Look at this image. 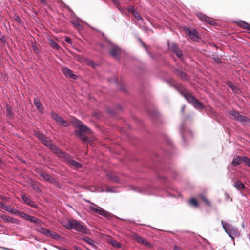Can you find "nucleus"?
Returning <instances> with one entry per match:
<instances>
[{
  "instance_id": "f3484780",
  "label": "nucleus",
  "mask_w": 250,
  "mask_h": 250,
  "mask_svg": "<svg viewBox=\"0 0 250 250\" xmlns=\"http://www.w3.org/2000/svg\"><path fill=\"white\" fill-rule=\"evenodd\" d=\"M244 156H237L234 158L231 162V165L233 166H237L243 162Z\"/></svg>"
},
{
  "instance_id": "f257e3e1",
  "label": "nucleus",
  "mask_w": 250,
  "mask_h": 250,
  "mask_svg": "<svg viewBox=\"0 0 250 250\" xmlns=\"http://www.w3.org/2000/svg\"><path fill=\"white\" fill-rule=\"evenodd\" d=\"M72 124L78 128V129L75 131L76 135L79 137L83 141L85 142L87 141L88 138L85 136H83V135L85 133L91 134V130L87 126L83 125V123L78 119H74L72 121Z\"/></svg>"
},
{
  "instance_id": "412c9836",
  "label": "nucleus",
  "mask_w": 250,
  "mask_h": 250,
  "mask_svg": "<svg viewBox=\"0 0 250 250\" xmlns=\"http://www.w3.org/2000/svg\"><path fill=\"white\" fill-rule=\"evenodd\" d=\"M175 72L179 77H180L183 80H186L188 79V75L183 70L177 69L175 70Z\"/></svg>"
},
{
  "instance_id": "a19ab883",
  "label": "nucleus",
  "mask_w": 250,
  "mask_h": 250,
  "mask_svg": "<svg viewBox=\"0 0 250 250\" xmlns=\"http://www.w3.org/2000/svg\"><path fill=\"white\" fill-rule=\"evenodd\" d=\"M213 59H214V61L218 63L222 62L220 58L218 56L213 57Z\"/></svg>"
},
{
  "instance_id": "3c124183",
  "label": "nucleus",
  "mask_w": 250,
  "mask_h": 250,
  "mask_svg": "<svg viewBox=\"0 0 250 250\" xmlns=\"http://www.w3.org/2000/svg\"><path fill=\"white\" fill-rule=\"evenodd\" d=\"M138 40L139 41V42L141 43L143 42V41L142 40V39L140 38V37H138Z\"/></svg>"
},
{
  "instance_id": "72a5a7b5",
  "label": "nucleus",
  "mask_w": 250,
  "mask_h": 250,
  "mask_svg": "<svg viewBox=\"0 0 250 250\" xmlns=\"http://www.w3.org/2000/svg\"><path fill=\"white\" fill-rule=\"evenodd\" d=\"M49 236L54 240H59L60 238V236L56 233L50 232Z\"/></svg>"
},
{
  "instance_id": "09e8293b",
  "label": "nucleus",
  "mask_w": 250,
  "mask_h": 250,
  "mask_svg": "<svg viewBox=\"0 0 250 250\" xmlns=\"http://www.w3.org/2000/svg\"><path fill=\"white\" fill-rule=\"evenodd\" d=\"M113 2H114L115 4H118L119 3V0H112Z\"/></svg>"
},
{
  "instance_id": "49530a36",
  "label": "nucleus",
  "mask_w": 250,
  "mask_h": 250,
  "mask_svg": "<svg viewBox=\"0 0 250 250\" xmlns=\"http://www.w3.org/2000/svg\"><path fill=\"white\" fill-rule=\"evenodd\" d=\"M15 20L17 21L18 22H21V19L18 16H15Z\"/></svg>"
},
{
  "instance_id": "6e6552de",
  "label": "nucleus",
  "mask_w": 250,
  "mask_h": 250,
  "mask_svg": "<svg viewBox=\"0 0 250 250\" xmlns=\"http://www.w3.org/2000/svg\"><path fill=\"white\" fill-rule=\"evenodd\" d=\"M73 226V229L77 231L84 234L88 233V229L83 223L74 220Z\"/></svg>"
},
{
  "instance_id": "aec40b11",
  "label": "nucleus",
  "mask_w": 250,
  "mask_h": 250,
  "mask_svg": "<svg viewBox=\"0 0 250 250\" xmlns=\"http://www.w3.org/2000/svg\"><path fill=\"white\" fill-rule=\"evenodd\" d=\"M121 50L117 46H113L110 50V54L114 57H117L120 53Z\"/></svg>"
},
{
  "instance_id": "39448f33",
  "label": "nucleus",
  "mask_w": 250,
  "mask_h": 250,
  "mask_svg": "<svg viewBox=\"0 0 250 250\" xmlns=\"http://www.w3.org/2000/svg\"><path fill=\"white\" fill-rule=\"evenodd\" d=\"M221 223L225 231L232 239L233 240L235 237L239 236L240 233L236 227L223 220Z\"/></svg>"
},
{
  "instance_id": "4468645a",
  "label": "nucleus",
  "mask_w": 250,
  "mask_h": 250,
  "mask_svg": "<svg viewBox=\"0 0 250 250\" xmlns=\"http://www.w3.org/2000/svg\"><path fill=\"white\" fill-rule=\"evenodd\" d=\"M0 217L5 222L19 224L20 222L16 218H13L5 214H0Z\"/></svg>"
},
{
  "instance_id": "5fc2aeb1",
  "label": "nucleus",
  "mask_w": 250,
  "mask_h": 250,
  "mask_svg": "<svg viewBox=\"0 0 250 250\" xmlns=\"http://www.w3.org/2000/svg\"><path fill=\"white\" fill-rule=\"evenodd\" d=\"M184 108H185V106H183V108H182V112H183V111H184Z\"/></svg>"
},
{
  "instance_id": "f8f14e48",
  "label": "nucleus",
  "mask_w": 250,
  "mask_h": 250,
  "mask_svg": "<svg viewBox=\"0 0 250 250\" xmlns=\"http://www.w3.org/2000/svg\"><path fill=\"white\" fill-rule=\"evenodd\" d=\"M132 238L136 241L137 242L144 244V245L151 248L152 247V244L149 242L146 241L145 239H143V238L136 233H134L132 235Z\"/></svg>"
},
{
  "instance_id": "c85d7f7f",
  "label": "nucleus",
  "mask_w": 250,
  "mask_h": 250,
  "mask_svg": "<svg viewBox=\"0 0 250 250\" xmlns=\"http://www.w3.org/2000/svg\"><path fill=\"white\" fill-rule=\"evenodd\" d=\"M50 116L56 122H58V123L59 121H60V120L62 118L60 115H59L57 113H55L54 112H51Z\"/></svg>"
},
{
  "instance_id": "a211bd4d",
  "label": "nucleus",
  "mask_w": 250,
  "mask_h": 250,
  "mask_svg": "<svg viewBox=\"0 0 250 250\" xmlns=\"http://www.w3.org/2000/svg\"><path fill=\"white\" fill-rule=\"evenodd\" d=\"M34 104L39 111L41 113H43V109L42 105L41 104L40 100L38 98L35 97L34 98Z\"/></svg>"
},
{
  "instance_id": "f03ea898",
  "label": "nucleus",
  "mask_w": 250,
  "mask_h": 250,
  "mask_svg": "<svg viewBox=\"0 0 250 250\" xmlns=\"http://www.w3.org/2000/svg\"><path fill=\"white\" fill-rule=\"evenodd\" d=\"M180 94L190 104L195 108L202 109L204 104L199 101L193 95L188 91H180Z\"/></svg>"
},
{
  "instance_id": "423d86ee",
  "label": "nucleus",
  "mask_w": 250,
  "mask_h": 250,
  "mask_svg": "<svg viewBox=\"0 0 250 250\" xmlns=\"http://www.w3.org/2000/svg\"><path fill=\"white\" fill-rule=\"evenodd\" d=\"M86 201L91 204V206L88 207V208L91 212L100 215L107 219H109L111 217V214L108 211L88 200Z\"/></svg>"
},
{
  "instance_id": "5701e85b",
  "label": "nucleus",
  "mask_w": 250,
  "mask_h": 250,
  "mask_svg": "<svg viewBox=\"0 0 250 250\" xmlns=\"http://www.w3.org/2000/svg\"><path fill=\"white\" fill-rule=\"evenodd\" d=\"M234 187L238 190L244 189L246 188V187L244 184H243L240 181L238 180L236 182L234 185Z\"/></svg>"
},
{
  "instance_id": "393cba45",
  "label": "nucleus",
  "mask_w": 250,
  "mask_h": 250,
  "mask_svg": "<svg viewBox=\"0 0 250 250\" xmlns=\"http://www.w3.org/2000/svg\"><path fill=\"white\" fill-rule=\"evenodd\" d=\"M238 25L244 29H250V25L243 21L237 22Z\"/></svg>"
},
{
  "instance_id": "f704fd0d",
  "label": "nucleus",
  "mask_w": 250,
  "mask_h": 250,
  "mask_svg": "<svg viewBox=\"0 0 250 250\" xmlns=\"http://www.w3.org/2000/svg\"><path fill=\"white\" fill-rule=\"evenodd\" d=\"M189 203L195 207H198V203L197 200L194 198H191V200L189 201Z\"/></svg>"
},
{
  "instance_id": "2eb2a0df",
  "label": "nucleus",
  "mask_w": 250,
  "mask_h": 250,
  "mask_svg": "<svg viewBox=\"0 0 250 250\" xmlns=\"http://www.w3.org/2000/svg\"><path fill=\"white\" fill-rule=\"evenodd\" d=\"M196 15L201 21H204L210 25H213L214 23V22L213 21L211 20L207 16L201 12H198L196 14Z\"/></svg>"
},
{
  "instance_id": "cd10ccee",
  "label": "nucleus",
  "mask_w": 250,
  "mask_h": 250,
  "mask_svg": "<svg viewBox=\"0 0 250 250\" xmlns=\"http://www.w3.org/2000/svg\"><path fill=\"white\" fill-rule=\"evenodd\" d=\"M83 240L87 244L91 245L93 247H94L95 246V241L87 236H86L84 238H83Z\"/></svg>"
},
{
  "instance_id": "37998d69",
  "label": "nucleus",
  "mask_w": 250,
  "mask_h": 250,
  "mask_svg": "<svg viewBox=\"0 0 250 250\" xmlns=\"http://www.w3.org/2000/svg\"><path fill=\"white\" fill-rule=\"evenodd\" d=\"M65 41L69 44L72 43L71 39L70 38H69L68 37H66V36L65 37Z\"/></svg>"
},
{
  "instance_id": "7ed1b4c3",
  "label": "nucleus",
  "mask_w": 250,
  "mask_h": 250,
  "mask_svg": "<svg viewBox=\"0 0 250 250\" xmlns=\"http://www.w3.org/2000/svg\"><path fill=\"white\" fill-rule=\"evenodd\" d=\"M56 155L62 159L68 165L73 166L75 168L78 169L82 167L81 164L72 159L71 156L62 151L60 149L56 152Z\"/></svg>"
},
{
  "instance_id": "b1692460",
  "label": "nucleus",
  "mask_w": 250,
  "mask_h": 250,
  "mask_svg": "<svg viewBox=\"0 0 250 250\" xmlns=\"http://www.w3.org/2000/svg\"><path fill=\"white\" fill-rule=\"evenodd\" d=\"M48 41L49 42L50 46L55 49L59 50L61 48L60 46L56 42H55L52 39H48Z\"/></svg>"
},
{
  "instance_id": "c9c22d12",
  "label": "nucleus",
  "mask_w": 250,
  "mask_h": 250,
  "mask_svg": "<svg viewBox=\"0 0 250 250\" xmlns=\"http://www.w3.org/2000/svg\"><path fill=\"white\" fill-rule=\"evenodd\" d=\"M201 199L206 203V204L208 206H211V203L210 202V201L207 199L205 196H204L203 195H201Z\"/></svg>"
},
{
  "instance_id": "864d4df0",
  "label": "nucleus",
  "mask_w": 250,
  "mask_h": 250,
  "mask_svg": "<svg viewBox=\"0 0 250 250\" xmlns=\"http://www.w3.org/2000/svg\"><path fill=\"white\" fill-rule=\"evenodd\" d=\"M147 52L148 54L150 55V56L151 57H152V55H151V54L149 51H147Z\"/></svg>"
},
{
  "instance_id": "e433bc0d",
  "label": "nucleus",
  "mask_w": 250,
  "mask_h": 250,
  "mask_svg": "<svg viewBox=\"0 0 250 250\" xmlns=\"http://www.w3.org/2000/svg\"><path fill=\"white\" fill-rule=\"evenodd\" d=\"M243 159V163H244L246 165L250 167V158L248 157L244 156Z\"/></svg>"
},
{
  "instance_id": "ddd939ff",
  "label": "nucleus",
  "mask_w": 250,
  "mask_h": 250,
  "mask_svg": "<svg viewBox=\"0 0 250 250\" xmlns=\"http://www.w3.org/2000/svg\"><path fill=\"white\" fill-rule=\"evenodd\" d=\"M185 31L189 38L193 40H197L199 38L198 32L194 29L191 30L188 27H185Z\"/></svg>"
},
{
  "instance_id": "9d476101",
  "label": "nucleus",
  "mask_w": 250,
  "mask_h": 250,
  "mask_svg": "<svg viewBox=\"0 0 250 250\" xmlns=\"http://www.w3.org/2000/svg\"><path fill=\"white\" fill-rule=\"evenodd\" d=\"M167 46L168 49L174 53L178 58L180 59H182L183 56V53L181 50L176 43L172 42L170 44L169 41H167Z\"/></svg>"
},
{
  "instance_id": "9b49d317",
  "label": "nucleus",
  "mask_w": 250,
  "mask_h": 250,
  "mask_svg": "<svg viewBox=\"0 0 250 250\" xmlns=\"http://www.w3.org/2000/svg\"><path fill=\"white\" fill-rule=\"evenodd\" d=\"M38 174L40 176V180L47 181L51 184H57L58 185V182L55 179L48 174H46L41 170L37 172Z\"/></svg>"
},
{
  "instance_id": "6ab92c4d",
  "label": "nucleus",
  "mask_w": 250,
  "mask_h": 250,
  "mask_svg": "<svg viewBox=\"0 0 250 250\" xmlns=\"http://www.w3.org/2000/svg\"><path fill=\"white\" fill-rule=\"evenodd\" d=\"M22 199L23 200V201L27 204L34 208L37 207V205L34 204V202L30 199V198L26 196L25 195H23L22 196Z\"/></svg>"
},
{
  "instance_id": "c756f323",
  "label": "nucleus",
  "mask_w": 250,
  "mask_h": 250,
  "mask_svg": "<svg viewBox=\"0 0 250 250\" xmlns=\"http://www.w3.org/2000/svg\"><path fill=\"white\" fill-rule=\"evenodd\" d=\"M31 187L37 192H41L42 191L40 187L37 184L32 183Z\"/></svg>"
},
{
  "instance_id": "ea45409f",
  "label": "nucleus",
  "mask_w": 250,
  "mask_h": 250,
  "mask_svg": "<svg viewBox=\"0 0 250 250\" xmlns=\"http://www.w3.org/2000/svg\"><path fill=\"white\" fill-rule=\"evenodd\" d=\"M112 244L113 246L117 247L118 248H121V247L120 243H119L117 241H113L112 242Z\"/></svg>"
},
{
  "instance_id": "58836bf2",
  "label": "nucleus",
  "mask_w": 250,
  "mask_h": 250,
  "mask_svg": "<svg viewBox=\"0 0 250 250\" xmlns=\"http://www.w3.org/2000/svg\"><path fill=\"white\" fill-rule=\"evenodd\" d=\"M32 48L33 51H34V53H35L36 54H38L40 53V49L35 45L33 44L32 45Z\"/></svg>"
},
{
  "instance_id": "de8ad7c7",
  "label": "nucleus",
  "mask_w": 250,
  "mask_h": 250,
  "mask_svg": "<svg viewBox=\"0 0 250 250\" xmlns=\"http://www.w3.org/2000/svg\"><path fill=\"white\" fill-rule=\"evenodd\" d=\"M173 249L174 250H181L180 248L177 246H174L173 247Z\"/></svg>"
},
{
  "instance_id": "603ef678",
  "label": "nucleus",
  "mask_w": 250,
  "mask_h": 250,
  "mask_svg": "<svg viewBox=\"0 0 250 250\" xmlns=\"http://www.w3.org/2000/svg\"><path fill=\"white\" fill-rule=\"evenodd\" d=\"M54 184L56 185V186L58 187L59 188H61V187L60 186V185H59V183H58V185L57 184Z\"/></svg>"
},
{
  "instance_id": "4be33fe9",
  "label": "nucleus",
  "mask_w": 250,
  "mask_h": 250,
  "mask_svg": "<svg viewBox=\"0 0 250 250\" xmlns=\"http://www.w3.org/2000/svg\"><path fill=\"white\" fill-rule=\"evenodd\" d=\"M36 230L38 232H39L43 235H44L46 236H49V233L50 232V231L49 229H48L46 228H44L43 227H39L38 228H37L36 229Z\"/></svg>"
},
{
  "instance_id": "a878e982",
  "label": "nucleus",
  "mask_w": 250,
  "mask_h": 250,
  "mask_svg": "<svg viewBox=\"0 0 250 250\" xmlns=\"http://www.w3.org/2000/svg\"><path fill=\"white\" fill-rule=\"evenodd\" d=\"M6 116L9 118H12L14 115V113L12 111V108L9 105H7L6 106Z\"/></svg>"
},
{
  "instance_id": "4c0bfd02",
  "label": "nucleus",
  "mask_w": 250,
  "mask_h": 250,
  "mask_svg": "<svg viewBox=\"0 0 250 250\" xmlns=\"http://www.w3.org/2000/svg\"><path fill=\"white\" fill-rule=\"evenodd\" d=\"M109 178L111 180H112L113 182L115 183L119 182V180L118 177L115 175H110L109 176Z\"/></svg>"
},
{
  "instance_id": "473e14b6",
  "label": "nucleus",
  "mask_w": 250,
  "mask_h": 250,
  "mask_svg": "<svg viewBox=\"0 0 250 250\" xmlns=\"http://www.w3.org/2000/svg\"><path fill=\"white\" fill-rule=\"evenodd\" d=\"M73 222H74V220L68 221V223L64 226L65 227L68 229H73Z\"/></svg>"
},
{
  "instance_id": "7c9ffc66",
  "label": "nucleus",
  "mask_w": 250,
  "mask_h": 250,
  "mask_svg": "<svg viewBox=\"0 0 250 250\" xmlns=\"http://www.w3.org/2000/svg\"><path fill=\"white\" fill-rule=\"evenodd\" d=\"M60 121H59L58 123L60 125L63 127H66L69 125V124L65 121L62 118L60 120Z\"/></svg>"
},
{
  "instance_id": "8fccbe9b",
  "label": "nucleus",
  "mask_w": 250,
  "mask_h": 250,
  "mask_svg": "<svg viewBox=\"0 0 250 250\" xmlns=\"http://www.w3.org/2000/svg\"><path fill=\"white\" fill-rule=\"evenodd\" d=\"M141 44L146 50V44H145V43L144 42H142L141 43Z\"/></svg>"
},
{
  "instance_id": "a18cd8bd",
  "label": "nucleus",
  "mask_w": 250,
  "mask_h": 250,
  "mask_svg": "<svg viewBox=\"0 0 250 250\" xmlns=\"http://www.w3.org/2000/svg\"><path fill=\"white\" fill-rule=\"evenodd\" d=\"M132 9H134L133 6H129L127 7H126V9L127 10V11L131 13Z\"/></svg>"
},
{
  "instance_id": "0eeeda50",
  "label": "nucleus",
  "mask_w": 250,
  "mask_h": 250,
  "mask_svg": "<svg viewBox=\"0 0 250 250\" xmlns=\"http://www.w3.org/2000/svg\"><path fill=\"white\" fill-rule=\"evenodd\" d=\"M7 211L12 212V213H16L18 212L19 215H20L21 217L23 218L25 220L29 221L30 222H32L35 225H41L43 224V222L38 218L30 215L29 214L26 213L24 212H18L17 209H13L12 210H9L8 209H6Z\"/></svg>"
},
{
  "instance_id": "c03bdc74",
  "label": "nucleus",
  "mask_w": 250,
  "mask_h": 250,
  "mask_svg": "<svg viewBox=\"0 0 250 250\" xmlns=\"http://www.w3.org/2000/svg\"><path fill=\"white\" fill-rule=\"evenodd\" d=\"M40 1H41L42 5L45 6H47L48 5V3L46 0H41Z\"/></svg>"
},
{
  "instance_id": "79ce46f5",
  "label": "nucleus",
  "mask_w": 250,
  "mask_h": 250,
  "mask_svg": "<svg viewBox=\"0 0 250 250\" xmlns=\"http://www.w3.org/2000/svg\"><path fill=\"white\" fill-rule=\"evenodd\" d=\"M0 40L2 42L3 44H5L7 42L5 37L4 35H2L0 38Z\"/></svg>"
},
{
  "instance_id": "dca6fc26",
  "label": "nucleus",
  "mask_w": 250,
  "mask_h": 250,
  "mask_svg": "<svg viewBox=\"0 0 250 250\" xmlns=\"http://www.w3.org/2000/svg\"><path fill=\"white\" fill-rule=\"evenodd\" d=\"M63 73L68 76L69 78L75 80L77 78V76L75 75L73 71L68 68H64L62 70Z\"/></svg>"
},
{
  "instance_id": "bb28decb",
  "label": "nucleus",
  "mask_w": 250,
  "mask_h": 250,
  "mask_svg": "<svg viewBox=\"0 0 250 250\" xmlns=\"http://www.w3.org/2000/svg\"><path fill=\"white\" fill-rule=\"evenodd\" d=\"M132 14L137 21H143L142 17L140 16V14L138 12V11L136 10L135 9H132Z\"/></svg>"
},
{
  "instance_id": "2f4dec72",
  "label": "nucleus",
  "mask_w": 250,
  "mask_h": 250,
  "mask_svg": "<svg viewBox=\"0 0 250 250\" xmlns=\"http://www.w3.org/2000/svg\"><path fill=\"white\" fill-rule=\"evenodd\" d=\"M72 24L74 27L78 30H82L83 28V26L81 25L78 21H74Z\"/></svg>"
},
{
  "instance_id": "1a4fd4ad",
  "label": "nucleus",
  "mask_w": 250,
  "mask_h": 250,
  "mask_svg": "<svg viewBox=\"0 0 250 250\" xmlns=\"http://www.w3.org/2000/svg\"><path fill=\"white\" fill-rule=\"evenodd\" d=\"M229 114L233 117V119L243 124L250 122V119L249 118L245 116L240 115L237 111H230L229 112Z\"/></svg>"
},
{
  "instance_id": "20e7f679",
  "label": "nucleus",
  "mask_w": 250,
  "mask_h": 250,
  "mask_svg": "<svg viewBox=\"0 0 250 250\" xmlns=\"http://www.w3.org/2000/svg\"><path fill=\"white\" fill-rule=\"evenodd\" d=\"M34 135L42 141V142L47 147L50 148L52 151L56 154V152L58 151L60 148L55 145L51 140H48L45 135L41 132H35Z\"/></svg>"
},
{
  "instance_id": "6e6d98bb",
  "label": "nucleus",
  "mask_w": 250,
  "mask_h": 250,
  "mask_svg": "<svg viewBox=\"0 0 250 250\" xmlns=\"http://www.w3.org/2000/svg\"><path fill=\"white\" fill-rule=\"evenodd\" d=\"M229 86H230V87L233 88L232 85H229Z\"/></svg>"
}]
</instances>
